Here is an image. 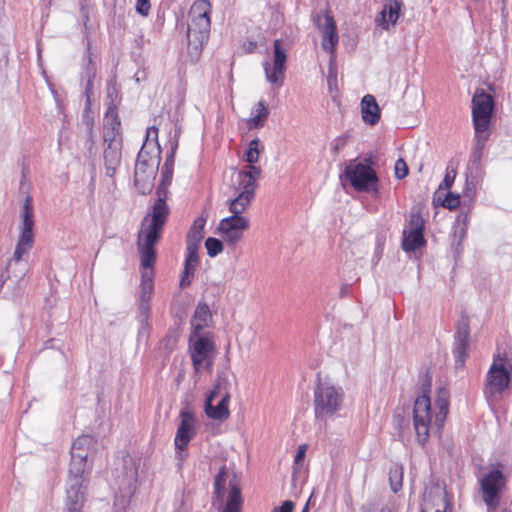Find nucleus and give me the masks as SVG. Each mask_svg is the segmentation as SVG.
Masks as SVG:
<instances>
[{
  "label": "nucleus",
  "mask_w": 512,
  "mask_h": 512,
  "mask_svg": "<svg viewBox=\"0 0 512 512\" xmlns=\"http://www.w3.org/2000/svg\"><path fill=\"white\" fill-rule=\"evenodd\" d=\"M170 184L160 183L157 187L158 198L142 220L137 235V249L142 256L143 266H150L155 258V245L160 240L163 227L169 215L166 204L167 188Z\"/></svg>",
  "instance_id": "1"
},
{
  "label": "nucleus",
  "mask_w": 512,
  "mask_h": 512,
  "mask_svg": "<svg viewBox=\"0 0 512 512\" xmlns=\"http://www.w3.org/2000/svg\"><path fill=\"white\" fill-rule=\"evenodd\" d=\"M449 412L448 392L439 391L435 405L425 393L417 397L413 406V426L419 444L424 445L431 434L440 433Z\"/></svg>",
  "instance_id": "2"
},
{
  "label": "nucleus",
  "mask_w": 512,
  "mask_h": 512,
  "mask_svg": "<svg viewBox=\"0 0 512 512\" xmlns=\"http://www.w3.org/2000/svg\"><path fill=\"white\" fill-rule=\"evenodd\" d=\"M246 180L244 181L245 190L235 191L237 196L228 201L229 211L231 215L221 219L217 225L216 232L222 238L226 245L234 247L243 240L245 232L250 227L249 218L242 214L249 207L254 199L253 195V182L242 175Z\"/></svg>",
  "instance_id": "3"
},
{
  "label": "nucleus",
  "mask_w": 512,
  "mask_h": 512,
  "mask_svg": "<svg viewBox=\"0 0 512 512\" xmlns=\"http://www.w3.org/2000/svg\"><path fill=\"white\" fill-rule=\"evenodd\" d=\"M242 505L240 479L222 466L214 478L211 508L217 512H241Z\"/></svg>",
  "instance_id": "4"
},
{
  "label": "nucleus",
  "mask_w": 512,
  "mask_h": 512,
  "mask_svg": "<svg viewBox=\"0 0 512 512\" xmlns=\"http://www.w3.org/2000/svg\"><path fill=\"white\" fill-rule=\"evenodd\" d=\"M512 376V366L509 359L498 353L494 355L483 388L487 402L492 405L501 400L503 393L509 389Z\"/></svg>",
  "instance_id": "5"
},
{
  "label": "nucleus",
  "mask_w": 512,
  "mask_h": 512,
  "mask_svg": "<svg viewBox=\"0 0 512 512\" xmlns=\"http://www.w3.org/2000/svg\"><path fill=\"white\" fill-rule=\"evenodd\" d=\"M211 4L207 0H195L189 11L187 29L188 46L196 54L200 53L210 34Z\"/></svg>",
  "instance_id": "6"
},
{
  "label": "nucleus",
  "mask_w": 512,
  "mask_h": 512,
  "mask_svg": "<svg viewBox=\"0 0 512 512\" xmlns=\"http://www.w3.org/2000/svg\"><path fill=\"white\" fill-rule=\"evenodd\" d=\"M344 402V391L328 381H319L313 393L314 414L317 420L326 422L333 417Z\"/></svg>",
  "instance_id": "7"
},
{
  "label": "nucleus",
  "mask_w": 512,
  "mask_h": 512,
  "mask_svg": "<svg viewBox=\"0 0 512 512\" xmlns=\"http://www.w3.org/2000/svg\"><path fill=\"white\" fill-rule=\"evenodd\" d=\"M34 220H22L19 239L11 260L7 264V272L11 282L18 283L24 277L28 264L24 259L34 244Z\"/></svg>",
  "instance_id": "8"
},
{
  "label": "nucleus",
  "mask_w": 512,
  "mask_h": 512,
  "mask_svg": "<svg viewBox=\"0 0 512 512\" xmlns=\"http://www.w3.org/2000/svg\"><path fill=\"white\" fill-rule=\"evenodd\" d=\"M159 163L160 153L152 150L150 143H144L137 156L134 174L135 185L142 194L152 189Z\"/></svg>",
  "instance_id": "9"
},
{
  "label": "nucleus",
  "mask_w": 512,
  "mask_h": 512,
  "mask_svg": "<svg viewBox=\"0 0 512 512\" xmlns=\"http://www.w3.org/2000/svg\"><path fill=\"white\" fill-rule=\"evenodd\" d=\"M230 383L226 378L218 377L213 389L206 395L204 411L208 418L224 421L229 418Z\"/></svg>",
  "instance_id": "10"
},
{
  "label": "nucleus",
  "mask_w": 512,
  "mask_h": 512,
  "mask_svg": "<svg viewBox=\"0 0 512 512\" xmlns=\"http://www.w3.org/2000/svg\"><path fill=\"white\" fill-rule=\"evenodd\" d=\"M215 346L213 341L201 334L189 337V354L196 373L211 371L214 363Z\"/></svg>",
  "instance_id": "11"
},
{
  "label": "nucleus",
  "mask_w": 512,
  "mask_h": 512,
  "mask_svg": "<svg viewBox=\"0 0 512 512\" xmlns=\"http://www.w3.org/2000/svg\"><path fill=\"white\" fill-rule=\"evenodd\" d=\"M263 151V146L260 145V140L255 138L251 140L248 144V148L244 153L243 159L248 163L241 171L237 174L235 191H244V181H246L242 175L246 176L251 182H253V195H255V190L257 188V180L260 178L262 174V170L259 166L255 164L259 161V157L261 152Z\"/></svg>",
  "instance_id": "12"
},
{
  "label": "nucleus",
  "mask_w": 512,
  "mask_h": 512,
  "mask_svg": "<svg viewBox=\"0 0 512 512\" xmlns=\"http://www.w3.org/2000/svg\"><path fill=\"white\" fill-rule=\"evenodd\" d=\"M345 175L355 190L377 192L378 177L368 165L357 162V160L350 161L345 168Z\"/></svg>",
  "instance_id": "13"
},
{
  "label": "nucleus",
  "mask_w": 512,
  "mask_h": 512,
  "mask_svg": "<svg viewBox=\"0 0 512 512\" xmlns=\"http://www.w3.org/2000/svg\"><path fill=\"white\" fill-rule=\"evenodd\" d=\"M96 440L90 435L79 436L71 447L70 473L89 474L88 460L95 451Z\"/></svg>",
  "instance_id": "14"
},
{
  "label": "nucleus",
  "mask_w": 512,
  "mask_h": 512,
  "mask_svg": "<svg viewBox=\"0 0 512 512\" xmlns=\"http://www.w3.org/2000/svg\"><path fill=\"white\" fill-rule=\"evenodd\" d=\"M88 474L70 473L66 488L65 506L68 512H81L85 502V490Z\"/></svg>",
  "instance_id": "15"
},
{
  "label": "nucleus",
  "mask_w": 512,
  "mask_h": 512,
  "mask_svg": "<svg viewBox=\"0 0 512 512\" xmlns=\"http://www.w3.org/2000/svg\"><path fill=\"white\" fill-rule=\"evenodd\" d=\"M494 101L483 89H477L472 98V120L474 130L490 128Z\"/></svg>",
  "instance_id": "16"
},
{
  "label": "nucleus",
  "mask_w": 512,
  "mask_h": 512,
  "mask_svg": "<svg viewBox=\"0 0 512 512\" xmlns=\"http://www.w3.org/2000/svg\"><path fill=\"white\" fill-rule=\"evenodd\" d=\"M286 60L287 54L283 48V43L280 39H276L273 44V63H263L268 82L278 87L283 85Z\"/></svg>",
  "instance_id": "17"
},
{
  "label": "nucleus",
  "mask_w": 512,
  "mask_h": 512,
  "mask_svg": "<svg viewBox=\"0 0 512 512\" xmlns=\"http://www.w3.org/2000/svg\"><path fill=\"white\" fill-rule=\"evenodd\" d=\"M314 23L322 33V48L331 55V59H335V51L338 45L339 37L336 30L335 21L328 12L324 15H316Z\"/></svg>",
  "instance_id": "18"
},
{
  "label": "nucleus",
  "mask_w": 512,
  "mask_h": 512,
  "mask_svg": "<svg viewBox=\"0 0 512 512\" xmlns=\"http://www.w3.org/2000/svg\"><path fill=\"white\" fill-rule=\"evenodd\" d=\"M181 423L178 426L175 436V447L177 457L180 461L183 459L182 451L188 446L190 440L195 435V418L191 411L182 410L180 413Z\"/></svg>",
  "instance_id": "19"
},
{
  "label": "nucleus",
  "mask_w": 512,
  "mask_h": 512,
  "mask_svg": "<svg viewBox=\"0 0 512 512\" xmlns=\"http://www.w3.org/2000/svg\"><path fill=\"white\" fill-rule=\"evenodd\" d=\"M504 485V477L500 470L495 469L489 472L481 480V489L483 492V500L488 508L496 507L498 503V494Z\"/></svg>",
  "instance_id": "20"
},
{
  "label": "nucleus",
  "mask_w": 512,
  "mask_h": 512,
  "mask_svg": "<svg viewBox=\"0 0 512 512\" xmlns=\"http://www.w3.org/2000/svg\"><path fill=\"white\" fill-rule=\"evenodd\" d=\"M139 256H140V264H141V267L143 268V271L141 273V284H140V289H141V292H140V312H141V315L144 316L147 319L148 316H149V312H150V304H149V302H150L151 295H152L153 289H154V283H153L154 270H153V267H154V264H155V261H156V257L151 262L150 266H143L142 256L140 254H139Z\"/></svg>",
  "instance_id": "21"
},
{
  "label": "nucleus",
  "mask_w": 512,
  "mask_h": 512,
  "mask_svg": "<svg viewBox=\"0 0 512 512\" xmlns=\"http://www.w3.org/2000/svg\"><path fill=\"white\" fill-rule=\"evenodd\" d=\"M103 140L104 144H114V142L122 144L121 123L113 101L108 105L104 116Z\"/></svg>",
  "instance_id": "22"
},
{
  "label": "nucleus",
  "mask_w": 512,
  "mask_h": 512,
  "mask_svg": "<svg viewBox=\"0 0 512 512\" xmlns=\"http://www.w3.org/2000/svg\"><path fill=\"white\" fill-rule=\"evenodd\" d=\"M469 334V320L467 317H463L457 325L453 349L456 362L460 363L461 365L464 364L465 358L467 356Z\"/></svg>",
  "instance_id": "23"
},
{
  "label": "nucleus",
  "mask_w": 512,
  "mask_h": 512,
  "mask_svg": "<svg viewBox=\"0 0 512 512\" xmlns=\"http://www.w3.org/2000/svg\"><path fill=\"white\" fill-rule=\"evenodd\" d=\"M105 174L107 177L114 178L122 160V144H105L103 153Z\"/></svg>",
  "instance_id": "24"
},
{
  "label": "nucleus",
  "mask_w": 512,
  "mask_h": 512,
  "mask_svg": "<svg viewBox=\"0 0 512 512\" xmlns=\"http://www.w3.org/2000/svg\"><path fill=\"white\" fill-rule=\"evenodd\" d=\"M421 512H450L446 492L437 488L432 495L430 492L425 498Z\"/></svg>",
  "instance_id": "25"
},
{
  "label": "nucleus",
  "mask_w": 512,
  "mask_h": 512,
  "mask_svg": "<svg viewBox=\"0 0 512 512\" xmlns=\"http://www.w3.org/2000/svg\"><path fill=\"white\" fill-rule=\"evenodd\" d=\"M361 114L364 123L375 125L380 119V109L373 95L367 94L361 101Z\"/></svg>",
  "instance_id": "26"
},
{
  "label": "nucleus",
  "mask_w": 512,
  "mask_h": 512,
  "mask_svg": "<svg viewBox=\"0 0 512 512\" xmlns=\"http://www.w3.org/2000/svg\"><path fill=\"white\" fill-rule=\"evenodd\" d=\"M401 7L402 2L400 0H389V2L384 5L380 13L381 25L384 29H388L390 25L396 24L400 16Z\"/></svg>",
  "instance_id": "27"
},
{
  "label": "nucleus",
  "mask_w": 512,
  "mask_h": 512,
  "mask_svg": "<svg viewBox=\"0 0 512 512\" xmlns=\"http://www.w3.org/2000/svg\"><path fill=\"white\" fill-rule=\"evenodd\" d=\"M206 221L207 219L204 216H200L194 220L186 237L187 246L200 248L201 241L204 238Z\"/></svg>",
  "instance_id": "28"
},
{
  "label": "nucleus",
  "mask_w": 512,
  "mask_h": 512,
  "mask_svg": "<svg viewBox=\"0 0 512 512\" xmlns=\"http://www.w3.org/2000/svg\"><path fill=\"white\" fill-rule=\"evenodd\" d=\"M211 317L210 309L206 304H198L191 320L193 331L191 334H200Z\"/></svg>",
  "instance_id": "29"
},
{
  "label": "nucleus",
  "mask_w": 512,
  "mask_h": 512,
  "mask_svg": "<svg viewBox=\"0 0 512 512\" xmlns=\"http://www.w3.org/2000/svg\"><path fill=\"white\" fill-rule=\"evenodd\" d=\"M269 115V110L264 101H259L252 110V117L248 119L250 129H258L264 126Z\"/></svg>",
  "instance_id": "30"
},
{
  "label": "nucleus",
  "mask_w": 512,
  "mask_h": 512,
  "mask_svg": "<svg viewBox=\"0 0 512 512\" xmlns=\"http://www.w3.org/2000/svg\"><path fill=\"white\" fill-rule=\"evenodd\" d=\"M426 243L423 233L403 231L402 248L407 252L415 251Z\"/></svg>",
  "instance_id": "31"
},
{
  "label": "nucleus",
  "mask_w": 512,
  "mask_h": 512,
  "mask_svg": "<svg viewBox=\"0 0 512 512\" xmlns=\"http://www.w3.org/2000/svg\"><path fill=\"white\" fill-rule=\"evenodd\" d=\"M468 221L469 217L466 212H461L456 217L453 232V243L456 242L457 246H459L461 241L466 237Z\"/></svg>",
  "instance_id": "32"
},
{
  "label": "nucleus",
  "mask_w": 512,
  "mask_h": 512,
  "mask_svg": "<svg viewBox=\"0 0 512 512\" xmlns=\"http://www.w3.org/2000/svg\"><path fill=\"white\" fill-rule=\"evenodd\" d=\"M403 481V467L399 464H394L389 470V482L393 492H398L402 488Z\"/></svg>",
  "instance_id": "33"
},
{
  "label": "nucleus",
  "mask_w": 512,
  "mask_h": 512,
  "mask_svg": "<svg viewBox=\"0 0 512 512\" xmlns=\"http://www.w3.org/2000/svg\"><path fill=\"white\" fill-rule=\"evenodd\" d=\"M187 256L184 263L185 274H194L199 263L198 247L186 246Z\"/></svg>",
  "instance_id": "34"
},
{
  "label": "nucleus",
  "mask_w": 512,
  "mask_h": 512,
  "mask_svg": "<svg viewBox=\"0 0 512 512\" xmlns=\"http://www.w3.org/2000/svg\"><path fill=\"white\" fill-rule=\"evenodd\" d=\"M489 136L490 128H479L478 130H475L473 150L483 153L486 141L488 140Z\"/></svg>",
  "instance_id": "35"
},
{
  "label": "nucleus",
  "mask_w": 512,
  "mask_h": 512,
  "mask_svg": "<svg viewBox=\"0 0 512 512\" xmlns=\"http://www.w3.org/2000/svg\"><path fill=\"white\" fill-rule=\"evenodd\" d=\"M224 241L218 238L209 237L205 241V248L210 257H215L223 251Z\"/></svg>",
  "instance_id": "36"
},
{
  "label": "nucleus",
  "mask_w": 512,
  "mask_h": 512,
  "mask_svg": "<svg viewBox=\"0 0 512 512\" xmlns=\"http://www.w3.org/2000/svg\"><path fill=\"white\" fill-rule=\"evenodd\" d=\"M144 143H150V148L152 150H157L160 153V146L158 143V128L156 126H151L147 128L146 131V140Z\"/></svg>",
  "instance_id": "37"
},
{
  "label": "nucleus",
  "mask_w": 512,
  "mask_h": 512,
  "mask_svg": "<svg viewBox=\"0 0 512 512\" xmlns=\"http://www.w3.org/2000/svg\"><path fill=\"white\" fill-rule=\"evenodd\" d=\"M424 230V220L419 213L411 214L409 220V229L407 231L410 232H419L423 233Z\"/></svg>",
  "instance_id": "38"
},
{
  "label": "nucleus",
  "mask_w": 512,
  "mask_h": 512,
  "mask_svg": "<svg viewBox=\"0 0 512 512\" xmlns=\"http://www.w3.org/2000/svg\"><path fill=\"white\" fill-rule=\"evenodd\" d=\"M21 219L22 220H34V211L32 204V197L30 195H26L22 211H21Z\"/></svg>",
  "instance_id": "39"
},
{
  "label": "nucleus",
  "mask_w": 512,
  "mask_h": 512,
  "mask_svg": "<svg viewBox=\"0 0 512 512\" xmlns=\"http://www.w3.org/2000/svg\"><path fill=\"white\" fill-rule=\"evenodd\" d=\"M395 176L398 179H403L408 175V166L404 159L399 158L394 165Z\"/></svg>",
  "instance_id": "40"
},
{
  "label": "nucleus",
  "mask_w": 512,
  "mask_h": 512,
  "mask_svg": "<svg viewBox=\"0 0 512 512\" xmlns=\"http://www.w3.org/2000/svg\"><path fill=\"white\" fill-rule=\"evenodd\" d=\"M334 60L330 59L329 69H328V75H327V83L329 90L332 91L334 88H336V82H337V73L336 68L334 67Z\"/></svg>",
  "instance_id": "41"
},
{
  "label": "nucleus",
  "mask_w": 512,
  "mask_h": 512,
  "mask_svg": "<svg viewBox=\"0 0 512 512\" xmlns=\"http://www.w3.org/2000/svg\"><path fill=\"white\" fill-rule=\"evenodd\" d=\"M150 0H136L135 10L143 17H147L150 13Z\"/></svg>",
  "instance_id": "42"
},
{
  "label": "nucleus",
  "mask_w": 512,
  "mask_h": 512,
  "mask_svg": "<svg viewBox=\"0 0 512 512\" xmlns=\"http://www.w3.org/2000/svg\"><path fill=\"white\" fill-rule=\"evenodd\" d=\"M460 203V199L458 195H454L452 193H448L445 197L442 205L450 210L456 209Z\"/></svg>",
  "instance_id": "43"
},
{
  "label": "nucleus",
  "mask_w": 512,
  "mask_h": 512,
  "mask_svg": "<svg viewBox=\"0 0 512 512\" xmlns=\"http://www.w3.org/2000/svg\"><path fill=\"white\" fill-rule=\"evenodd\" d=\"M454 179H455V171L454 170L447 171L439 188L440 189H449L452 186Z\"/></svg>",
  "instance_id": "44"
},
{
  "label": "nucleus",
  "mask_w": 512,
  "mask_h": 512,
  "mask_svg": "<svg viewBox=\"0 0 512 512\" xmlns=\"http://www.w3.org/2000/svg\"><path fill=\"white\" fill-rule=\"evenodd\" d=\"M177 147H178V141L175 140V142L173 143V145L171 147L170 154L167 156L163 167H165V168H172L173 169V167H174V156H175Z\"/></svg>",
  "instance_id": "45"
},
{
  "label": "nucleus",
  "mask_w": 512,
  "mask_h": 512,
  "mask_svg": "<svg viewBox=\"0 0 512 512\" xmlns=\"http://www.w3.org/2000/svg\"><path fill=\"white\" fill-rule=\"evenodd\" d=\"M107 98L110 99L109 105L111 104L112 100L114 104L117 106L116 100L118 98V90L115 84H109L107 87Z\"/></svg>",
  "instance_id": "46"
},
{
  "label": "nucleus",
  "mask_w": 512,
  "mask_h": 512,
  "mask_svg": "<svg viewBox=\"0 0 512 512\" xmlns=\"http://www.w3.org/2000/svg\"><path fill=\"white\" fill-rule=\"evenodd\" d=\"M347 143V137L346 136H341V137H337L336 139H334L333 143H332V150L333 152L336 154L339 152V150H341Z\"/></svg>",
  "instance_id": "47"
},
{
  "label": "nucleus",
  "mask_w": 512,
  "mask_h": 512,
  "mask_svg": "<svg viewBox=\"0 0 512 512\" xmlns=\"http://www.w3.org/2000/svg\"><path fill=\"white\" fill-rule=\"evenodd\" d=\"M161 176H162V180L160 183L170 184L172 181V177H173V169L162 167Z\"/></svg>",
  "instance_id": "48"
},
{
  "label": "nucleus",
  "mask_w": 512,
  "mask_h": 512,
  "mask_svg": "<svg viewBox=\"0 0 512 512\" xmlns=\"http://www.w3.org/2000/svg\"><path fill=\"white\" fill-rule=\"evenodd\" d=\"M306 450H307V446L306 445H300L299 448H298V451L295 455V458H294V462L295 464H300L304 457H305V454H306Z\"/></svg>",
  "instance_id": "49"
},
{
  "label": "nucleus",
  "mask_w": 512,
  "mask_h": 512,
  "mask_svg": "<svg viewBox=\"0 0 512 512\" xmlns=\"http://www.w3.org/2000/svg\"><path fill=\"white\" fill-rule=\"evenodd\" d=\"M294 508V503L290 500L283 502V504L278 507V512H292Z\"/></svg>",
  "instance_id": "50"
},
{
  "label": "nucleus",
  "mask_w": 512,
  "mask_h": 512,
  "mask_svg": "<svg viewBox=\"0 0 512 512\" xmlns=\"http://www.w3.org/2000/svg\"><path fill=\"white\" fill-rule=\"evenodd\" d=\"M482 155H483L482 152L472 150L470 162L473 165L478 166L481 161Z\"/></svg>",
  "instance_id": "51"
},
{
  "label": "nucleus",
  "mask_w": 512,
  "mask_h": 512,
  "mask_svg": "<svg viewBox=\"0 0 512 512\" xmlns=\"http://www.w3.org/2000/svg\"><path fill=\"white\" fill-rule=\"evenodd\" d=\"M193 274H185V270L183 271V276L180 281L181 287H187L191 284V278Z\"/></svg>",
  "instance_id": "52"
},
{
  "label": "nucleus",
  "mask_w": 512,
  "mask_h": 512,
  "mask_svg": "<svg viewBox=\"0 0 512 512\" xmlns=\"http://www.w3.org/2000/svg\"><path fill=\"white\" fill-rule=\"evenodd\" d=\"M91 90H92V81L89 78L87 81V85H86V94H87L88 98H89V94H90Z\"/></svg>",
  "instance_id": "53"
},
{
  "label": "nucleus",
  "mask_w": 512,
  "mask_h": 512,
  "mask_svg": "<svg viewBox=\"0 0 512 512\" xmlns=\"http://www.w3.org/2000/svg\"><path fill=\"white\" fill-rule=\"evenodd\" d=\"M362 163L371 167L374 164V161H373L372 157H367L364 159V161Z\"/></svg>",
  "instance_id": "54"
},
{
  "label": "nucleus",
  "mask_w": 512,
  "mask_h": 512,
  "mask_svg": "<svg viewBox=\"0 0 512 512\" xmlns=\"http://www.w3.org/2000/svg\"><path fill=\"white\" fill-rule=\"evenodd\" d=\"M379 512H392L389 508H382Z\"/></svg>",
  "instance_id": "55"
},
{
  "label": "nucleus",
  "mask_w": 512,
  "mask_h": 512,
  "mask_svg": "<svg viewBox=\"0 0 512 512\" xmlns=\"http://www.w3.org/2000/svg\"><path fill=\"white\" fill-rule=\"evenodd\" d=\"M379 512H392L389 508H382Z\"/></svg>",
  "instance_id": "56"
},
{
  "label": "nucleus",
  "mask_w": 512,
  "mask_h": 512,
  "mask_svg": "<svg viewBox=\"0 0 512 512\" xmlns=\"http://www.w3.org/2000/svg\"><path fill=\"white\" fill-rule=\"evenodd\" d=\"M302 512H309L308 503L305 505V507L303 508Z\"/></svg>",
  "instance_id": "57"
},
{
  "label": "nucleus",
  "mask_w": 512,
  "mask_h": 512,
  "mask_svg": "<svg viewBox=\"0 0 512 512\" xmlns=\"http://www.w3.org/2000/svg\"><path fill=\"white\" fill-rule=\"evenodd\" d=\"M44 1L47 3V5H51V3H52V0H44Z\"/></svg>",
  "instance_id": "58"
},
{
  "label": "nucleus",
  "mask_w": 512,
  "mask_h": 512,
  "mask_svg": "<svg viewBox=\"0 0 512 512\" xmlns=\"http://www.w3.org/2000/svg\"><path fill=\"white\" fill-rule=\"evenodd\" d=\"M274 512H278V509H275Z\"/></svg>",
  "instance_id": "59"
},
{
  "label": "nucleus",
  "mask_w": 512,
  "mask_h": 512,
  "mask_svg": "<svg viewBox=\"0 0 512 512\" xmlns=\"http://www.w3.org/2000/svg\"><path fill=\"white\" fill-rule=\"evenodd\" d=\"M502 512H508V511H506V510H503Z\"/></svg>",
  "instance_id": "60"
},
{
  "label": "nucleus",
  "mask_w": 512,
  "mask_h": 512,
  "mask_svg": "<svg viewBox=\"0 0 512 512\" xmlns=\"http://www.w3.org/2000/svg\"><path fill=\"white\" fill-rule=\"evenodd\" d=\"M503 2H505V0H502Z\"/></svg>",
  "instance_id": "61"
}]
</instances>
